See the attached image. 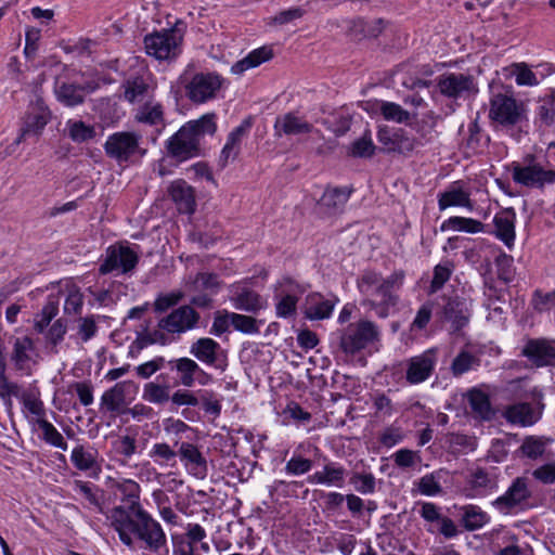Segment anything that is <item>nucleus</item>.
I'll return each instance as SVG.
<instances>
[{
    "instance_id": "obj_51",
    "label": "nucleus",
    "mask_w": 555,
    "mask_h": 555,
    "mask_svg": "<svg viewBox=\"0 0 555 555\" xmlns=\"http://www.w3.org/2000/svg\"><path fill=\"white\" fill-rule=\"evenodd\" d=\"M149 456L160 467H175L177 463V451L166 442L154 443Z\"/></svg>"
},
{
    "instance_id": "obj_25",
    "label": "nucleus",
    "mask_w": 555,
    "mask_h": 555,
    "mask_svg": "<svg viewBox=\"0 0 555 555\" xmlns=\"http://www.w3.org/2000/svg\"><path fill=\"white\" fill-rule=\"evenodd\" d=\"M168 193L179 212L192 215L195 211V191L184 180L178 179L171 182Z\"/></svg>"
},
{
    "instance_id": "obj_55",
    "label": "nucleus",
    "mask_w": 555,
    "mask_h": 555,
    "mask_svg": "<svg viewBox=\"0 0 555 555\" xmlns=\"http://www.w3.org/2000/svg\"><path fill=\"white\" fill-rule=\"evenodd\" d=\"M36 423L42 431V438L47 443L63 451L67 450V442L52 423L48 422L46 418H38Z\"/></svg>"
},
{
    "instance_id": "obj_41",
    "label": "nucleus",
    "mask_w": 555,
    "mask_h": 555,
    "mask_svg": "<svg viewBox=\"0 0 555 555\" xmlns=\"http://www.w3.org/2000/svg\"><path fill=\"white\" fill-rule=\"evenodd\" d=\"M54 92L57 101L68 107L82 104L86 95L81 86L67 82H56Z\"/></svg>"
},
{
    "instance_id": "obj_17",
    "label": "nucleus",
    "mask_w": 555,
    "mask_h": 555,
    "mask_svg": "<svg viewBox=\"0 0 555 555\" xmlns=\"http://www.w3.org/2000/svg\"><path fill=\"white\" fill-rule=\"evenodd\" d=\"M522 112V105L511 95L498 93L490 100L489 117L501 126L509 127L518 124Z\"/></svg>"
},
{
    "instance_id": "obj_29",
    "label": "nucleus",
    "mask_w": 555,
    "mask_h": 555,
    "mask_svg": "<svg viewBox=\"0 0 555 555\" xmlns=\"http://www.w3.org/2000/svg\"><path fill=\"white\" fill-rule=\"evenodd\" d=\"M515 221L516 212L513 208L502 209L493 218V233L507 248H512L515 242Z\"/></svg>"
},
{
    "instance_id": "obj_11",
    "label": "nucleus",
    "mask_w": 555,
    "mask_h": 555,
    "mask_svg": "<svg viewBox=\"0 0 555 555\" xmlns=\"http://www.w3.org/2000/svg\"><path fill=\"white\" fill-rule=\"evenodd\" d=\"M439 360L437 348H429L401 362L403 378L414 386L427 382L435 373Z\"/></svg>"
},
{
    "instance_id": "obj_26",
    "label": "nucleus",
    "mask_w": 555,
    "mask_h": 555,
    "mask_svg": "<svg viewBox=\"0 0 555 555\" xmlns=\"http://www.w3.org/2000/svg\"><path fill=\"white\" fill-rule=\"evenodd\" d=\"M184 467L195 477L205 478L207 475V462L198 448L191 442H182L177 451Z\"/></svg>"
},
{
    "instance_id": "obj_37",
    "label": "nucleus",
    "mask_w": 555,
    "mask_h": 555,
    "mask_svg": "<svg viewBox=\"0 0 555 555\" xmlns=\"http://www.w3.org/2000/svg\"><path fill=\"white\" fill-rule=\"evenodd\" d=\"M233 306L237 310L257 313L266 307V300L255 291L243 287L231 297Z\"/></svg>"
},
{
    "instance_id": "obj_42",
    "label": "nucleus",
    "mask_w": 555,
    "mask_h": 555,
    "mask_svg": "<svg viewBox=\"0 0 555 555\" xmlns=\"http://www.w3.org/2000/svg\"><path fill=\"white\" fill-rule=\"evenodd\" d=\"M490 521V516L479 506L468 504L461 507V524L467 531L481 529Z\"/></svg>"
},
{
    "instance_id": "obj_30",
    "label": "nucleus",
    "mask_w": 555,
    "mask_h": 555,
    "mask_svg": "<svg viewBox=\"0 0 555 555\" xmlns=\"http://www.w3.org/2000/svg\"><path fill=\"white\" fill-rule=\"evenodd\" d=\"M250 127V120L245 119L229 133L219 158L221 167H224L230 160H234L237 157L242 141L247 135Z\"/></svg>"
},
{
    "instance_id": "obj_40",
    "label": "nucleus",
    "mask_w": 555,
    "mask_h": 555,
    "mask_svg": "<svg viewBox=\"0 0 555 555\" xmlns=\"http://www.w3.org/2000/svg\"><path fill=\"white\" fill-rule=\"evenodd\" d=\"M273 56L272 49L269 47H261L249 52L244 59L235 62L231 67V73L234 75H242L250 68H255L271 60Z\"/></svg>"
},
{
    "instance_id": "obj_27",
    "label": "nucleus",
    "mask_w": 555,
    "mask_h": 555,
    "mask_svg": "<svg viewBox=\"0 0 555 555\" xmlns=\"http://www.w3.org/2000/svg\"><path fill=\"white\" fill-rule=\"evenodd\" d=\"M420 516L427 522L439 524V532L447 539H451L457 535L459 530L454 521L441 514V509L433 502H422Z\"/></svg>"
},
{
    "instance_id": "obj_52",
    "label": "nucleus",
    "mask_w": 555,
    "mask_h": 555,
    "mask_svg": "<svg viewBox=\"0 0 555 555\" xmlns=\"http://www.w3.org/2000/svg\"><path fill=\"white\" fill-rule=\"evenodd\" d=\"M506 70L509 72V75L515 77V81L518 86H535L540 82L538 75L544 76L539 68L537 72H532L525 63L512 64Z\"/></svg>"
},
{
    "instance_id": "obj_28",
    "label": "nucleus",
    "mask_w": 555,
    "mask_h": 555,
    "mask_svg": "<svg viewBox=\"0 0 555 555\" xmlns=\"http://www.w3.org/2000/svg\"><path fill=\"white\" fill-rule=\"evenodd\" d=\"M346 475L347 469L340 463L328 461L321 470H317L309 476L308 480L314 485L341 488Z\"/></svg>"
},
{
    "instance_id": "obj_32",
    "label": "nucleus",
    "mask_w": 555,
    "mask_h": 555,
    "mask_svg": "<svg viewBox=\"0 0 555 555\" xmlns=\"http://www.w3.org/2000/svg\"><path fill=\"white\" fill-rule=\"evenodd\" d=\"M221 351L219 343L212 338L203 337L191 345L190 353L206 365L221 367L218 364V354Z\"/></svg>"
},
{
    "instance_id": "obj_63",
    "label": "nucleus",
    "mask_w": 555,
    "mask_h": 555,
    "mask_svg": "<svg viewBox=\"0 0 555 555\" xmlns=\"http://www.w3.org/2000/svg\"><path fill=\"white\" fill-rule=\"evenodd\" d=\"M313 462L302 455L294 454L284 467V470L289 476H301L311 470Z\"/></svg>"
},
{
    "instance_id": "obj_58",
    "label": "nucleus",
    "mask_w": 555,
    "mask_h": 555,
    "mask_svg": "<svg viewBox=\"0 0 555 555\" xmlns=\"http://www.w3.org/2000/svg\"><path fill=\"white\" fill-rule=\"evenodd\" d=\"M59 312V302L50 298L39 314V318L35 321V330L42 334L49 327L51 321L56 317Z\"/></svg>"
},
{
    "instance_id": "obj_13",
    "label": "nucleus",
    "mask_w": 555,
    "mask_h": 555,
    "mask_svg": "<svg viewBox=\"0 0 555 555\" xmlns=\"http://www.w3.org/2000/svg\"><path fill=\"white\" fill-rule=\"evenodd\" d=\"M139 255L127 244H116L107 247L105 258L99 267L103 275L108 273L128 274L137 267Z\"/></svg>"
},
{
    "instance_id": "obj_57",
    "label": "nucleus",
    "mask_w": 555,
    "mask_h": 555,
    "mask_svg": "<svg viewBox=\"0 0 555 555\" xmlns=\"http://www.w3.org/2000/svg\"><path fill=\"white\" fill-rule=\"evenodd\" d=\"M220 284L218 274L201 272L196 275L193 287L195 291L207 292L209 295H214L218 293Z\"/></svg>"
},
{
    "instance_id": "obj_6",
    "label": "nucleus",
    "mask_w": 555,
    "mask_h": 555,
    "mask_svg": "<svg viewBox=\"0 0 555 555\" xmlns=\"http://www.w3.org/2000/svg\"><path fill=\"white\" fill-rule=\"evenodd\" d=\"M224 82V78L215 72L184 76L182 81L185 96L193 104H204L216 99Z\"/></svg>"
},
{
    "instance_id": "obj_4",
    "label": "nucleus",
    "mask_w": 555,
    "mask_h": 555,
    "mask_svg": "<svg viewBox=\"0 0 555 555\" xmlns=\"http://www.w3.org/2000/svg\"><path fill=\"white\" fill-rule=\"evenodd\" d=\"M185 24L178 21L173 27L154 31L144 37L147 55L158 61H175L182 53Z\"/></svg>"
},
{
    "instance_id": "obj_47",
    "label": "nucleus",
    "mask_w": 555,
    "mask_h": 555,
    "mask_svg": "<svg viewBox=\"0 0 555 555\" xmlns=\"http://www.w3.org/2000/svg\"><path fill=\"white\" fill-rule=\"evenodd\" d=\"M441 231H457L465 233H480L485 231V224L476 219L466 217H450L444 220L440 227Z\"/></svg>"
},
{
    "instance_id": "obj_45",
    "label": "nucleus",
    "mask_w": 555,
    "mask_h": 555,
    "mask_svg": "<svg viewBox=\"0 0 555 555\" xmlns=\"http://www.w3.org/2000/svg\"><path fill=\"white\" fill-rule=\"evenodd\" d=\"M504 415L509 423L520 426H530L538 420V416L529 403L511 405L506 409Z\"/></svg>"
},
{
    "instance_id": "obj_22",
    "label": "nucleus",
    "mask_w": 555,
    "mask_h": 555,
    "mask_svg": "<svg viewBox=\"0 0 555 555\" xmlns=\"http://www.w3.org/2000/svg\"><path fill=\"white\" fill-rule=\"evenodd\" d=\"M70 462L75 468L90 477L96 478L102 472L99 451L90 444H76L72 450Z\"/></svg>"
},
{
    "instance_id": "obj_36",
    "label": "nucleus",
    "mask_w": 555,
    "mask_h": 555,
    "mask_svg": "<svg viewBox=\"0 0 555 555\" xmlns=\"http://www.w3.org/2000/svg\"><path fill=\"white\" fill-rule=\"evenodd\" d=\"M351 190L343 188H327L319 201V205L330 215L340 212L349 201Z\"/></svg>"
},
{
    "instance_id": "obj_2",
    "label": "nucleus",
    "mask_w": 555,
    "mask_h": 555,
    "mask_svg": "<svg viewBox=\"0 0 555 555\" xmlns=\"http://www.w3.org/2000/svg\"><path fill=\"white\" fill-rule=\"evenodd\" d=\"M404 279L405 273L402 270L395 271L385 279L376 272H365L359 281L361 293L369 297L365 305L378 318L389 317L399 302L398 292L402 288Z\"/></svg>"
},
{
    "instance_id": "obj_60",
    "label": "nucleus",
    "mask_w": 555,
    "mask_h": 555,
    "mask_svg": "<svg viewBox=\"0 0 555 555\" xmlns=\"http://www.w3.org/2000/svg\"><path fill=\"white\" fill-rule=\"evenodd\" d=\"M453 266L450 261L438 263L434 268V275L429 286V293H437L450 280Z\"/></svg>"
},
{
    "instance_id": "obj_15",
    "label": "nucleus",
    "mask_w": 555,
    "mask_h": 555,
    "mask_svg": "<svg viewBox=\"0 0 555 555\" xmlns=\"http://www.w3.org/2000/svg\"><path fill=\"white\" fill-rule=\"evenodd\" d=\"M50 120L51 111L40 96H36V99L30 102L25 113L23 124L20 129V134L14 141V143L18 145L21 142L25 140L26 137L41 135L43 129Z\"/></svg>"
},
{
    "instance_id": "obj_18",
    "label": "nucleus",
    "mask_w": 555,
    "mask_h": 555,
    "mask_svg": "<svg viewBox=\"0 0 555 555\" xmlns=\"http://www.w3.org/2000/svg\"><path fill=\"white\" fill-rule=\"evenodd\" d=\"M139 386L133 380H124L104 391L101 397V408L109 413H120L122 406L134 399Z\"/></svg>"
},
{
    "instance_id": "obj_10",
    "label": "nucleus",
    "mask_w": 555,
    "mask_h": 555,
    "mask_svg": "<svg viewBox=\"0 0 555 555\" xmlns=\"http://www.w3.org/2000/svg\"><path fill=\"white\" fill-rule=\"evenodd\" d=\"M436 87L441 95L454 102L469 100L478 93L475 77L465 73H444L437 77Z\"/></svg>"
},
{
    "instance_id": "obj_31",
    "label": "nucleus",
    "mask_w": 555,
    "mask_h": 555,
    "mask_svg": "<svg viewBox=\"0 0 555 555\" xmlns=\"http://www.w3.org/2000/svg\"><path fill=\"white\" fill-rule=\"evenodd\" d=\"M313 126L305 118L297 116L294 113H287L276 118L274 122L275 135L281 138L285 135H299L310 133Z\"/></svg>"
},
{
    "instance_id": "obj_1",
    "label": "nucleus",
    "mask_w": 555,
    "mask_h": 555,
    "mask_svg": "<svg viewBox=\"0 0 555 555\" xmlns=\"http://www.w3.org/2000/svg\"><path fill=\"white\" fill-rule=\"evenodd\" d=\"M120 542L129 548H140L151 555H169L167 535L162 525L145 509L111 522Z\"/></svg>"
},
{
    "instance_id": "obj_34",
    "label": "nucleus",
    "mask_w": 555,
    "mask_h": 555,
    "mask_svg": "<svg viewBox=\"0 0 555 555\" xmlns=\"http://www.w3.org/2000/svg\"><path fill=\"white\" fill-rule=\"evenodd\" d=\"M74 492L87 502L88 508H93L99 513H104L103 509V490L89 481L74 480L73 482Z\"/></svg>"
},
{
    "instance_id": "obj_62",
    "label": "nucleus",
    "mask_w": 555,
    "mask_h": 555,
    "mask_svg": "<svg viewBox=\"0 0 555 555\" xmlns=\"http://www.w3.org/2000/svg\"><path fill=\"white\" fill-rule=\"evenodd\" d=\"M496 273L498 278L504 283H509L514 280L515 276V268H514V259L512 256L501 253L495 258Z\"/></svg>"
},
{
    "instance_id": "obj_8",
    "label": "nucleus",
    "mask_w": 555,
    "mask_h": 555,
    "mask_svg": "<svg viewBox=\"0 0 555 555\" xmlns=\"http://www.w3.org/2000/svg\"><path fill=\"white\" fill-rule=\"evenodd\" d=\"M112 488L119 493L120 503L107 512L106 519L109 524L122 518L124 515H132L144 508L140 501L141 488L137 481L127 478L115 479Z\"/></svg>"
},
{
    "instance_id": "obj_59",
    "label": "nucleus",
    "mask_w": 555,
    "mask_h": 555,
    "mask_svg": "<svg viewBox=\"0 0 555 555\" xmlns=\"http://www.w3.org/2000/svg\"><path fill=\"white\" fill-rule=\"evenodd\" d=\"M349 482L361 494H372L376 490V479L371 473H353Z\"/></svg>"
},
{
    "instance_id": "obj_38",
    "label": "nucleus",
    "mask_w": 555,
    "mask_h": 555,
    "mask_svg": "<svg viewBox=\"0 0 555 555\" xmlns=\"http://www.w3.org/2000/svg\"><path fill=\"white\" fill-rule=\"evenodd\" d=\"M34 350L35 344L29 336L15 338L11 360L16 370L24 371L28 369Z\"/></svg>"
},
{
    "instance_id": "obj_61",
    "label": "nucleus",
    "mask_w": 555,
    "mask_h": 555,
    "mask_svg": "<svg viewBox=\"0 0 555 555\" xmlns=\"http://www.w3.org/2000/svg\"><path fill=\"white\" fill-rule=\"evenodd\" d=\"M397 467L401 469L413 468L421 463L422 457L418 451L406 448L399 449L391 455Z\"/></svg>"
},
{
    "instance_id": "obj_33",
    "label": "nucleus",
    "mask_w": 555,
    "mask_h": 555,
    "mask_svg": "<svg viewBox=\"0 0 555 555\" xmlns=\"http://www.w3.org/2000/svg\"><path fill=\"white\" fill-rule=\"evenodd\" d=\"M485 307L488 310L487 320L495 325H503L506 320L505 301L502 300L501 293L493 286L487 285L485 289Z\"/></svg>"
},
{
    "instance_id": "obj_12",
    "label": "nucleus",
    "mask_w": 555,
    "mask_h": 555,
    "mask_svg": "<svg viewBox=\"0 0 555 555\" xmlns=\"http://www.w3.org/2000/svg\"><path fill=\"white\" fill-rule=\"evenodd\" d=\"M379 330L377 325L367 320L350 323L343 330L339 337V346L347 354H356L370 344L378 340Z\"/></svg>"
},
{
    "instance_id": "obj_21",
    "label": "nucleus",
    "mask_w": 555,
    "mask_h": 555,
    "mask_svg": "<svg viewBox=\"0 0 555 555\" xmlns=\"http://www.w3.org/2000/svg\"><path fill=\"white\" fill-rule=\"evenodd\" d=\"M124 99L131 103L150 101L154 93V85L150 74L130 76L121 83Z\"/></svg>"
},
{
    "instance_id": "obj_19",
    "label": "nucleus",
    "mask_w": 555,
    "mask_h": 555,
    "mask_svg": "<svg viewBox=\"0 0 555 555\" xmlns=\"http://www.w3.org/2000/svg\"><path fill=\"white\" fill-rule=\"evenodd\" d=\"M199 314L190 306H181L158 321V327L168 334H182L194 328Z\"/></svg>"
},
{
    "instance_id": "obj_16",
    "label": "nucleus",
    "mask_w": 555,
    "mask_h": 555,
    "mask_svg": "<svg viewBox=\"0 0 555 555\" xmlns=\"http://www.w3.org/2000/svg\"><path fill=\"white\" fill-rule=\"evenodd\" d=\"M207 533L198 524H188L183 534L172 537V555H202L208 553L210 546Z\"/></svg>"
},
{
    "instance_id": "obj_23",
    "label": "nucleus",
    "mask_w": 555,
    "mask_h": 555,
    "mask_svg": "<svg viewBox=\"0 0 555 555\" xmlns=\"http://www.w3.org/2000/svg\"><path fill=\"white\" fill-rule=\"evenodd\" d=\"M521 356L537 367L546 366L555 359V346L545 338H529L521 349Z\"/></svg>"
},
{
    "instance_id": "obj_20",
    "label": "nucleus",
    "mask_w": 555,
    "mask_h": 555,
    "mask_svg": "<svg viewBox=\"0 0 555 555\" xmlns=\"http://www.w3.org/2000/svg\"><path fill=\"white\" fill-rule=\"evenodd\" d=\"M466 485L468 498H482L498 490V475L493 469L477 467L469 472Z\"/></svg>"
},
{
    "instance_id": "obj_9",
    "label": "nucleus",
    "mask_w": 555,
    "mask_h": 555,
    "mask_svg": "<svg viewBox=\"0 0 555 555\" xmlns=\"http://www.w3.org/2000/svg\"><path fill=\"white\" fill-rule=\"evenodd\" d=\"M532 496L530 480L526 476L516 477L506 491L491 502L502 515H512L525 509Z\"/></svg>"
},
{
    "instance_id": "obj_44",
    "label": "nucleus",
    "mask_w": 555,
    "mask_h": 555,
    "mask_svg": "<svg viewBox=\"0 0 555 555\" xmlns=\"http://www.w3.org/2000/svg\"><path fill=\"white\" fill-rule=\"evenodd\" d=\"M134 119L140 124L149 126H163L164 111L162 104L151 100L146 101L138 108Z\"/></svg>"
},
{
    "instance_id": "obj_56",
    "label": "nucleus",
    "mask_w": 555,
    "mask_h": 555,
    "mask_svg": "<svg viewBox=\"0 0 555 555\" xmlns=\"http://www.w3.org/2000/svg\"><path fill=\"white\" fill-rule=\"evenodd\" d=\"M375 152V145L372 141L371 131L366 129L361 138L356 140L349 150V154L353 157L367 158L372 157Z\"/></svg>"
},
{
    "instance_id": "obj_3",
    "label": "nucleus",
    "mask_w": 555,
    "mask_h": 555,
    "mask_svg": "<svg viewBox=\"0 0 555 555\" xmlns=\"http://www.w3.org/2000/svg\"><path fill=\"white\" fill-rule=\"evenodd\" d=\"M216 130V114L214 113L188 121L168 140V152L179 160L198 156L201 139L206 134L212 135Z\"/></svg>"
},
{
    "instance_id": "obj_14",
    "label": "nucleus",
    "mask_w": 555,
    "mask_h": 555,
    "mask_svg": "<svg viewBox=\"0 0 555 555\" xmlns=\"http://www.w3.org/2000/svg\"><path fill=\"white\" fill-rule=\"evenodd\" d=\"M306 287L291 278L280 280L274 288L275 314L281 319L296 315L297 304Z\"/></svg>"
},
{
    "instance_id": "obj_53",
    "label": "nucleus",
    "mask_w": 555,
    "mask_h": 555,
    "mask_svg": "<svg viewBox=\"0 0 555 555\" xmlns=\"http://www.w3.org/2000/svg\"><path fill=\"white\" fill-rule=\"evenodd\" d=\"M142 398L154 404H164L170 399V386L156 382L146 383L143 386Z\"/></svg>"
},
{
    "instance_id": "obj_50",
    "label": "nucleus",
    "mask_w": 555,
    "mask_h": 555,
    "mask_svg": "<svg viewBox=\"0 0 555 555\" xmlns=\"http://www.w3.org/2000/svg\"><path fill=\"white\" fill-rule=\"evenodd\" d=\"M467 400L472 411L481 420H490L492 417V409L490 399L487 393L479 389H472L467 393Z\"/></svg>"
},
{
    "instance_id": "obj_46",
    "label": "nucleus",
    "mask_w": 555,
    "mask_h": 555,
    "mask_svg": "<svg viewBox=\"0 0 555 555\" xmlns=\"http://www.w3.org/2000/svg\"><path fill=\"white\" fill-rule=\"evenodd\" d=\"M447 473L442 469L424 475L417 481V491L422 495L438 496L444 493L441 481Z\"/></svg>"
},
{
    "instance_id": "obj_39",
    "label": "nucleus",
    "mask_w": 555,
    "mask_h": 555,
    "mask_svg": "<svg viewBox=\"0 0 555 555\" xmlns=\"http://www.w3.org/2000/svg\"><path fill=\"white\" fill-rule=\"evenodd\" d=\"M337 300L325 299L320 294L310 295L307 299L305 315L309 320L330 318Z\"/></svg>"
},
{
    "instance_id": "obj_43",
    "label": "nucleus",
    "mask_w": 555,
    "mask_h": 555,
    "mask_svg": "<svg viewBox=\"0 0 555 555\" xmlns=\"http://www.w3.org/2000/svg\"><path fill=\"white\" fill-rule=\"evenodd\" d=\"M480 358L467 349H462L452 360L450 371L454 377L476 371L480 366Z\"/></svg>"
},
{
    "instance_id": "obj_54",
    "label": "nucleus",
    "mask_w": 555,
    "mask_h": 555,
    "mask_svg": "<svg viewBox=\"0 0 555 555\" xmlns=\"http://www.w3.org/2000/svg\"><path fill=\"white\" fill-rule=\"evenodd\" d=\"M386 120L395 122H405L410 119V113L399 104L387 101H377L373 104Z\"/></svg>"
},
{
    "instance_id": "obj_48",
    "label": "nucleus",
    "mask_w": 555,
    "mask_h": 555,
    "mask_svg": "<svg viewBox=\"0 0 555 555\" xmlns=\"http://www.w3.org/2000/svg\"><path fill=\"white\" fill-rule=\"evenodd\" d=\"M67 137L75 143H83L94 139L96 131L94 126L82 120L68 119L65 124Z\"/></svg>"
},
{
    "instance_id": "obj_24",
    "label": "nucleus",
    "mask_w": 555,
    "mask_h": 555,
    "mask_svg": "<svg viewBox=\"0 0 555 555\" xmlns=\"http://www.w3.org/2000/svg\"><path fill=\"white\" fill-rule=\"evenodd\" d=\"M438 207L439 210H444L449 207H465L472 210L470 192L465 186V183L463 181H455L443 192L439 193Z\"/></svg>"
},
{
    "instance_id": "obj_5",
    "label": "nucleus",
    "mask_w": 555,
    "mask_h": 555,
    "mask_svg": "<svg viewBox=\"0 0 555 555\" xmlns=\"http://www.w3.org/2000/svg\"><path fill=\"white\" fill-rule=\"evenodd\" d=\"M142 137L132 131H117L109 134L103 144L106 156L118 165L133 163L146 154L140 145Z\"/></svg>"
},
{
    "instance_id": "obj_64",
    "label": "nucleus",
    "mask_w": 555,
    "mask_h": 555,
    "mask_svg": "<svg viewBox=\"0 0 555 555\" xmlns=\"http://www.w3.org/2000/svg\"><path fill=\"white\" fill-rule=\"evenodd\" d=\"M547 442H550V440L537 437H527L524 440L520 450L526 456L534 460L544 453Z\"/></svg>"
},
{
    "instance_id": "obj_35",
    "label": "nucleus",
    "mask_w": 555,
    "mask_h": 555,
    "mask_svg": "<svg viewBox=\"0 0 555 555\" xmlns=\"http://www.w3.org/2000/svg\"><path fill=\"white\" fill-rule=\"evenodd\" d=\"M443 315L451 323L454 332L461 331L469 321V312L464 300L449 298L443 308Z\"/></svg>"
},
{
    "instance_id": "obj_49",
    "label": "nucleus",
    "mask_w": 555,
    "mask_h": 555,
    "mask_svg": "<svg viewBox=\"0 0 555 555\" xmlns=\"http://www.w3.org/2000/svg\"><path fill=\"white\" fill-rule=\"evenodd\" d=\"M169 364L179 373L181 385L184 387L194 385L196 372L201 371V366L194 360L183 357L170 361Z\"/></svg>"
},
{
    "instance_id": "obj_7",
    "label": "nucleus",
    "mask_w": 555,
    "mask_h": 555,
    "mask_svg": "<svg viewBox=\"0 0 555 555\" xmlns=\"http://www.w3.org/2000/svg\"><path fill=\"white\" fill-rule=\"evenodd\" d=\"M512 178L522 186L542 189L555 181V171L545 169L538 157L527 155L522 162L512 163Z\"/></svg>"
}]
</instances>
